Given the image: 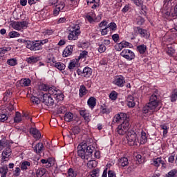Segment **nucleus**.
<instances>
[{
	"label": "nucleus",
	"instance_id": "nucleus-1",
	"mask_svg": "<svg viewBox=\"0 0 177 177\" xmlns=\"http://www.w3.org/2000/svg\"><path fill=\"white\" fill-rule=\"evenodd\" d=\"M160 97H161L160 91L155 90L149 98V102L142 108L143 114H148V113L151 114L154 111H158L159 109H157V107L160 104Z\"/></svg>",
	"mask_w": 177,
	"mask_h": 177
},
{
	"label": "nucleus",
	"instance_id": "nucleus-2",
	"mask_svg": "<svg viewBox=\"0 0 177 177\" xmlns=\"http://www.w3.org/2000/svg\"><path fill=\"white\" fill-rule=\"evenodd\" d=\"M95 147L92 145H88L86 142H81L77 146V155L81 157L82 160H88L89 157H92Z\"/></svg>",
	"mask_w": 177,
	"mask_h": 177
},
{
	"label": "nucleus",
	"instance_id": "nucleus-3",
	"mask_svg": "<svg viewBox=\"0 0 177 177\" xmlns=\"http://www.w3.org/2000/svg\"><path fill=\"white\" fill-rule=\"evenodd\" d=\"M40 88L44 92H48V94L52 95L53 97L57 102H62L64 99V95L62 91L55 86L50 87L47 84H41Z\"/></svg>",
	"mask_w": 177,
	"mask_h": 177
},
{
	"label": "nucleus",
	"instance_id": "nucleus-4",
	"mask_svg": "<svg viewBox=\"0 0 177 177\" xmlns=\"http://www.w3.org/2000/svg\"><path fill=\"white\" fill-rule=\"evenodd\" d=\"M126 139L129 146L135 147L140 145L139 137H138V134H136V132H135L133 130H129L127 132Z\"/></svg>",
	"mask_w": 177,
	"mask_h": 177
},
{
	"label": "nucleus",
	"instance_id": "nucleus-5",
	"mask_svg": "<svg viewBox=\"0 0 177 177\" xmlns=\"http://www.w3.org/2000/svg\"><path fill=\"white\" fill-rule=\"evenodd\" d=\"M80 27L79 25H75L70 29V32L68 36V39L69 41H75L78 39V37H80V34H81Z\"/></svg>",
	"mask_w": 177,
	"mask_h": 177
},
{
	"label": "nucleus",
	"instance_id": "nucleus-6",
	"mask_svg": "<svg viewBox=\"0 0 177 177\" xmlns=\"http://www.w3.org/2000/svg\"><path fill=\"white\" fill-rule=\"evenodd\" d=\"M119 135H125L129 132V121L125 120L119 125L116 129Z\"/></svg>",
	"mask_w": 177,
	"mask_h": 177
},
{
	"label": "nucleus",
	"instance_id": "nucleus-7",
	"mask_svg": "<svg viewBox=\"0 0 177 177\" xmlns=\"http://www.w3.org/2000/svg\"><path fill=\"white\" fill-rule=\"evenodd\" d=\"M11 27L17 31H21V30H26L28 27V22L27 21H13L10 24Z\"/></svg>",
	"mask_w": 177,
	"mask_h": 177
},
{
	"label": "nucleus",
	"instance_id": "nucleus-8",
	"mask_svg": "<svg viewBox=\"0 0 177 177\" xmlns=\"http://www.w3.org/2000/svg\"><path fill=\"white\" fill-rule=\"evenodd\" d=\"M134 35L138 36L140 35L141 38H145L147 39L149 37H150V33L146 29H143L139 26H136L133 28Z\"/></svg>",
	"mask_w": 177,
	"mask_h": 177
},
{
	"label": "nucleus",
	"instance_id": "nucleus-9",
	"mask_svg": "<svg viewBox=\"0 0 177 177\" xmlns=\"http://www.w3.org/2000/svg\"><path fill=\"white\" fill-rule=\"evenodd\" d=\"M120 56L122 57H124V59H126V60H128L129 62H131L136 57V55H135V53L129 49H124L120 53Z\"/></svg>",
	"mask_w": 177,
	"mask_h": 177
},
{
	"label": "nucleus",
	"instance_id": "nucleus-10",
	"mask_svg": "<svg viewBox=\"0 0 177 177\" xmlns=\"http://www.w3.org/2000/svg\"><path fill=\"white\" fill-rule=\"evenodd\" d=\"M42 103L48 107H52L55 104V100L52 97V94L45 93L41 98Z\"/></svg>",
	"mask_w": 177,
	"mask_h": 177
},
{
	"label": "nucleus",
	"instance_id": "nucleus-11",
	"mask_svg": "<svg viewBox=\"0 0 177 177\" xmlns=\"http://www.w3.org/2000/svg\"><path fill=\"white\" fill-rule=\"evenodd\" d=\"M125 121H129V117L127 115V113H120L113 117L112 124H115V122L119 124V122H124Z\"/></svg>",
	"mask_w": 177,
	"mask_h": 177
},
{
	"label": "nucleus",
	"instance_id": "nucleus-12",
	"mask_svg": "<svg viewBox=\"0 0 177 177\" xmlns=\"http://www.w3.org/2000/svg\"><path fill=\"white\" fill-rule=\"evenodd\" d=\"M26 48L28 49H30V50H41L42 49V46L39 43V41H31L29 40L28 41V45L26 46Z\"/></svg>",
	"mask_w": 177,
	"mask_h": 177
},
{
	"label": "nucleus",
	"instance_id": "nucleus-13",
	"mask_svg": "<svg viewBox=\"0 0 177 177\" xmlns=\"http://www.w3.org/2000/svg\"><path fill=\"white\" fill-rule=\"evenodd\" d=\"M124 48H133V45L126 41H122L120 43L116 44L115 45V49L118 52H121Z\"/></svg>",
	"mask_w": 177,
	"mask_h": 177
},
{
	"label": "nucleus",
	"instance_id": "nucleus-14",
	"mask_svg": "<svg viewBox=\"0 0 177 177\" xmlns=\"http://www.w3.org/2000/svg\"><path fill=\"white\" fill-rule=\"evenodd\" d=\"M113 84L119 88H122L125 85V77L122 75L117 76L113 81Z\"/></svg>",
	"mask_w": 177,
	"mask_h": 177
},
{
	"label": "nucleus",
	"instance_id": "nucleus-15",
	"mask_svg": "<svg viewBox=\"0 0 177 177\" xmlns=\"http://www.w3.org/2000/svg\"><path fill=\"white\" fill-rule=\"evenodd\" d=\"M151 165L157 167H160V165H162V168H167V164H165L161 157L153 158L152 160Z\"/></svg>",
	"mask_w": 177,
	"mask_h": 177
},
{
	"label": "nucleus",
	"instance_id": "nucleus-16",
	"mask_svg": "<svg viewBox=\"0 0 177 177\" xmlns=\"http://www.w3.org/2000/svg\"><path fill=\"white\" fill-rule=\"evenodd\" d=\"M86 19L90 24H95V23H99L102 20V15H99L95 19H93L91 15H87Z\"/></svg>",
	"mask_w": 177,
	"mask_h": 177
},
{
	"label": "nucleus",
	"instance_id": "nucleus-17",
	"mask_svg": "<svg viewBox=\"0 0 177 177\" xmlns=\"http://www.w3.org/2000/svg\"><path fill=\"white\" fill-rule=\"evenodd\" d=\"M29 132L31 135H32L33 138L36 139V140H39V138H41V132L39 130H38V129L31 127Z\"/></svg>",
	"mask_w": 177,
	"mask_h": 177
},
{
	"label": "nucleus",
	"instance_id": "nucleus-18",
	"mask_svg": "<svg viewBox=\"0 0 177 177\" xmlns=\"http://www.w3.org/2000/svg\"><path fill=\"white\" fill-rule=\"evenodd\" d=\"M80 114L81 117H83L84 120L87 122H89V121H91V113H89V111H88L86 109L80 110Z\"/></svg>",
	"mask_w": 177,
	"mask_h": 177
},
{
	"label": "nucleus",
	"instance_id": "nucleus-19",
	"mask_svg": "<svg viewBox=\"0 0 177 177\" xmlns=\"http://www.w3.org/2000/svg\"><path fill=\"white\" fill-rule=\"evenodd\" d=\"M126 102H127V105L130 109L133 108V106L136 105V102H135V97L131 95H129L127 96Z\"/></svg>",
	"mask_w": 177,
	"mask_h": 177
},
{
	"label": "nucleus",
	"instance_id": "nucleus-20",
	"mask_svg": "<svg viewBox=\"0 0 177 177\" xmlns=\"http://www.w3.org/2000/svg\"><path fill=\"white\" fill-rule=\"evenodd\" d=\"M73 55V46H67L62 53L63 57H68Z\"/></svg>",
	"mask_w": 177,
	"mask_h": 177
},
{
	"label": "nucleus",
	"instance_id": "nucleus-21",
	"mask_svg": "<svg viewBox=\"0 0 177 177\" xmlns=\"http://www.w3.org/2000/svg\"><path fill=\"white\" fill-rule=\"evenodd\" d=\"M12 156V149H10V145H8L2 152V160H6L8 156Z\"/></svg>",
	"mask_w": 177,
	"mask_h": 177
},
{
	"label": "nucleus",
	"instance_id": "nucleus-22",
	"mask_svg": "<svg viewBox=\"0 0 177 177\" xmlns=\"http://www.w3.org/2000/svg\"><path fill=\"white\" fill-rule=\"evenodd\" d=\"M129 164V160L127 157H122L118 159L119 167H128Z\"/></svg>",
	"mask_w": 177,
	"mask_h": 177
},
{
	"label": "nucleus",
	"instance_id": "nucleus-23",
	"mask_svg": "<svg viewBox=\"0 0 177 177\" xmlns=\"http://www.w3.org/2000/svg\"><path fill=\"white\" fill-rule=\"evenodd\" d=\"M8 111L6 109H0V121L1 122H5L8 120Z\"/></svg>",
	"mask_w": 177,
	"mask_h": 177
},
{
	"label": "nucleus",
	"instance_id": "nucleus-24",
	"mask_svg": "<svg viewBox=\"0 0 177 177\" xmlns=\"http://www.w3.org/2000/svg\"><path fill=\"white\" fill-rule=\"evenodd\" d=\"M92 75V68L89 67H85L82 71V77H85V78H89Z\"/></svg>",
	"mask_w": 177,
	"mask_h": 177
},
{
	"label": "nucleus",
	"instance_id": "nucleus-25",
	"mask_svg": "<svg viewBox=\"0 0 177 177\" xmlns=\"http://www.w3.org/2000/svg\"><path fill=\"white\" fill-rule=\"evenodd\" d=\"M87 104L91 110H93L96 106V98L95 97H90L87 101Z\"/></svg>",
	"mask_w": 177,
	"mask_h": 177
},
{
	"label": "nucleus",
	"instance_id": "nucleus-26",
	"mask_svg": "<svg viewBox=\"0 0 177 177\" xmlns=\"http://www.w3.org/2000/svg\"><path fill=\"white\" fill-rule=\"evenodd\" d=\"M78 67V59H72L71 60L68 68L71 71L72 70H74L75 68Z\"/></svg>",
	"mask_w": 177,
	"mask_h": 177
},
{
	"label": "nucleus",
	"instance_id": "nucleus-27",
	"mask_svg": "<svg viewBox=\"0 0 177 177\" xmlns=\"http://www.w3.org/2000/svg\"><path fill=\"white\" fill-rule=\"evenodd\" d=\"M44 144L42 142H39L37 144V145L35 147V151L37 153V154H41L42 151H44Z\"/></svg>",
	"mask_w": 177,
	"mask_h": 177
},
{
	"label": "nucleus",
	"instance_id": "nucleus-28",
	"mask_svg": "<svg viewBox=\"0 0 177 177\" xmlns=\"http://www.w3.org/2000/svg\"><path fill=\"white\" fill-rule=\"evenodd\" d=\"M100 109L101 114H110L111 113V109L107 107L106 104L102 105Z\"/></svg>",
	"mask_w": 177,
	"mask_h": 177
},
{
	"label": "nucleus",
	"instance_id": "nucleus-29",
	"mask_svg": "<svg viewBox=\"0 0 177 177\" xmlns=\"http://www.w3.org/2000/svg\"><path fill=\"white\" fill-rule=\"evenodd\" d=\"M19 84L21 86H30L31 85V80L28 78H24L19 81Z\"/></svg>",
	"mask_w": 177,
	"mask_h": 177
},
{
	"label": "nucleus",
	"instance_id": "nucleus-30",
	"mask_svg": "<svg viewBox=\"0 0 177 177\" xmlns=\"http://www.w3.org/2000/svg\"><path fill=\"white\" fill-rule=\"evenodd\" d=\"M86 93H88V90L86 89V87H85L84 85H81L79 90L80 97H84V96H85Z\"/></svg>",
	"mask_w": 177,
	"mask_h": 177
},
{
	"label": "nucleus",
	"instance_id": "nucleus-31",
	"mask_svg": "<svg viewBox=\"0 0 177 177\" xmlns=\"http://www.w3.org/2000/svg\"><path fill=\"white\" fill-rule=\"evenodd\" d=\"M26 61L29 64H34L38 63V62H39V57L32 56V57L27 58Z\"/></svg>",
	"mask_w": 177,
	"mask_h": 177
},
{
	"label": "nucleus",
	"instance_id": "nucleus-32",
	"mask_svg": "<svg viewBox=\"0 0 177 177\" xmlns=\"http://www.w3.org/2000/svg\"><path fill=\"white\" fill-rule=\"evenodd\" d=\"M147 142V134L146 132L142 131H141V137L140 139V145H145Z\"/></svg>",
	"mask_w": 177,
	"mask_h": 177
},
{
	"label": "nucleus",
	"instance_id": "nucleus-33",
	"mask_svg": "<svg viewBox=\"0 0 177 177\" xmlns=\"http://www.w3.org/2000/svg\"><path fill=\"white\" fill-rule=\"evenodd\" d=\"M137 50L140 55H145L146 50H147V46H146L145 44L138 46Z\"/></svg>",
	"mask_w": 177,
	"mask_h": 177
},
{
	"label": "nucleus",
	"instance_id": "nucleus-34",
	"mask_svg": "<svg viewBox=\"0 0 177 177\" xmlns=\"http://www.w3.org/2000/svg\"><path fill=\"white\" fill-rule=\"evenodd\" d=\"M64 118L66 122H70L74 118V115L71 112H66Z\"/></svg>",
	"mask_w": 177,
	"mask_h": 177
},
{
	"label": "nucleus",
	"instance_id": "nucleus-35",
	"mask_svg": "<svg viewBox=\"0 0 177 177\" xmlns=\"http://www.w3.org/2000/svg\"><path fill=\"white\" fill-rule=\"evenodd\" d=\"M167 53L169 56H174L175 55V48H174L172 44L167 45Z\"/></svg>",
	"mask_w": 177,
	"mask_h": 177
},
{
	"label": "nucleus",
	"instance_id": "nucleus-36",
	"mask_svg": "<svg viewBox=\"0 0 177 177\" xmlns=\"http://www.w3.org/2000/svg\"><path fill=\"white\" fill-rule=\"evenodd\" d=\"M87 4L89 5L91 3H94L91 6V9H96V8H99L100 4H99V0H86Z\"/></svg>",
	"mask_w": 177,
	"mask_h": 177
},
{
	"label": "nucleus",
	"instance_id": "nucleus-37",
	"mask_svg": "<svg viewBox=\"0 0 177 177\" xmlns=\"http://www.w3.org/2000/svg\"><path fill=\"white\" fill-rule=\"evenodd\" d=\"M81 132V129L78 127H75L72 128V131L71 132V136L74 138L75 135H78Z\"/></svg>",
	"mask_w": 177,
	"mask_h": 177
},
{
	"label": "nucleus",
	"instance_id": "nucleus-38",
	"mask_svg": "<svg viewBox=\"0 0 177 177\" xmlns=\"http://www.w3.org/2000/svg\"><path fill=\"white\" fill-rule=\"evenodd\" d=\"M67 177H77V171H75L73 168H69L67 171Z\"/></svg>",
	"mask_w": 177,
	"mask_h": 177
},
{
	"label": "nucleus",
	"instance_id": "nucleus-39",
	"mask_svg": "<svg viewBox=\"0 0 177 177\" xmlns=\"http://www.w3.org/2000/svg\"><path fill=\"white\" fill-rule=\"evenodd\" d=\"M31 165V163L28 161H24L21 164V169L22 171L28 169V167Z\"/></svg>",
	"mask_w": 177,
	"mask_h": 177
},
{
	"label": "nucleus",
	"instance_id": "nucleus-40",
	"mask_svg": "<svg viewBox=\"0 0 177 177\" xmlns=\"http://www.w3.org/2000/svg\"><path fill=\"white\" fill-rule=\"evenodd\" d=\"M55 67L59 70L60 71H62V70H64L66 68V65L62 62H57L55 64Z\"/></svg>",
	"mask_w": 177,
	"mask_h": 177
},
{
	"label": "nucleus",
	"instance_id": "nucleus-41",
	"mask_svg": "<svg viewBox=\"0 0 177 177\" xmlns=\"http://www.w3.org/2000/svg\"><path fill=\"white\" fill-rule=\"evenodd\" d=\"M7 64L9 66H12V67L17 66V59L16 58H12L7 60Z\"/></svg>",
	"mask_w": 177,
	"mask_h": 177
},
{
	"label": "nucleus",
	"instance_id": "nucleus-42",
	"mask_svg": "<svg viewBox=\"0 0 177 177\" xmlns=\"http://www.w3.org/2000/svg\"><path fill=\"white\" fill-rule=\"evenodd\" d=\"M44 174H46V169L42 168L39 169L36 172L37 177H42L44 176Z\"/></svg>",
	"mask_w": 177,
	"mask_h": 177
},
{
	"label": "nucleus",
	"instance_id": "nucleus-43",
	"mask_svg": "<svg viewBox=\"0 0 177 177\" xmlns=\"http://www.w3.org/2000/svg\"><path fill=\"white\" fill-rule=\"evenodd\" d=\"M141 8L140 15H143L144 16H146L147 15V7L145 5H143V3L141 6H140Z\"/></svg>",
	"mask_w": 177,
	"mask_h": 177
},
{
	"label": "nucleus",
	"instance_id": "nucleus-44",
	"mask_svg": "<svg viewBox=\"0 0 177 177\" xmlns=\"http://www.w3.org/2000/svg\"><path fill=\"white\" fill-rule=\"evenodd\" d=\"M47 160H48V165H46L47 168H50V167H53V165H55L54 158H48Z\"/></svg>",
	"mask_w": 177,
	"mask_h": 177
},
{
	"label": "nucleus",
	"instance_id": "nucleus-45",
	"mask_svg": "<svg viewBox=\"0 0 177 177\" xmlns=\"http://www.w3.org/2000/svg\"><path fill=\"white\" fill-rule=\"evenodd\" d=\"M8 36L10 38H17L18 37H20V33L17 31H11L9 32Z\"/></svg>",
	"mask_w": 177,
	"mask_h": 177
},
{
	"label": "nucleus",
	"instance_id": "nucleus-46",
	"mask_svg": "<svg viewBox=\"0 0 177 177\" xmlns=\"http://www.w3.org/2000/svg\"><path fill=\"white\" fill-rule=\"evenodd\" d=\"M14 121L17 124L21 121V114L19 112H16Z\"/></svg>",
	"mask_w": 177,
	"mask_h": 177
},
{
	"label": "nucleus",
	"instance_id": "nucleus-47",
	"mask_svg": "<svg viewBox=\"0 0 177 177\" xmlns=\"http://www.w3.org/2000/svg\"><path fill=\"white\" fill-rule=\"evenodd\" d=\"M166 177H177V170L172 169L167 174H166Z\"/></svg>",
	"mask_w": 177,
	"mask_h": 177
},
{
	"label": "nucleus",
	"instance_id": "nucleus-48",
	"mask_svg": "<svg viewBox=\"0 0 177 177\" xmlns=\"http://www.w3.org/2000/svg\"><path fill=\"white\" fill-rule=\"evenodd\" d=\"M118 96V93L116 91H112L109 95V97L111 100H117Z\"/></svg>",
	"mask_w": 177,
	"mask_h": 177
},
{
	"label": "nucleus",
	"instance_id": "nucleus-49",
	"mask_svg": "<svg viewBox=\"0 0 177 177\" xmlns=\"http://www.w3.org/2000/svg\"><path fill=\"white\" fill-rule=\"evenodd\" d=\"M98 52L100 53H104L106 52V46L103 44H99Z\"/></svg>",
	"mask_w": 177,
	"mask_h": 177
},
{
	"label": "nucleus",
	"instance_id": "nucleus-50",
	"mask_svg": "<svg viewBox=\"0 0 177 177\" xmlns=\"http://www.w3.org/2000/svg\"><path fill=\"white\" fill-rule=\"evenodd\" d=\"M12 95V92L8 90L4 93V97H3V100L4 102H8L9 100V96Z\"/></svg>",
	"mask_w": 177,
	"mask_h": 177
},
{
	"label": "nucleus",
	"instance_id": "nucleus-51",
	"mask_svg": "<svg viewBox=\"0 0 177 177\" xmlns=\"http://www.w3.org/2000/svg\"><path fill=\"white\" fill-rule=\"evenodd\" d=\"M10 50V47H2L0 48V55H5V53H8Z\"/></svg>",
	"mask_w": 177,
	"mask_h": 177
},
{
	"label": "nucleus",
	"instance_id": "nucleus-52",
	"mask_svg": "<svg viewBox=\"0 0 177 177\" xmlns=\"http://www.w3.org/2000/svg\"><path fill=\"white\" fill-rule=\"evenodd\" d=\"M137 20V24L138 26H142L145 24V18L140 17V16H138L136 19Z\"/></svg>",
	"mask_w": 177,
	"mask_h": 177
},
{
	"label": "nucleus",
	"instance_id": "nucleus-53",
	"mask_svg": "<svg viewBox=\"0 0 177 177\" xmlns=\"http://www.w3.org/2000/svg\"><path fill=\"white\" fill-rule=\"evenodd\" d=\"M107 28H111L113 31H115L117 30V24L114 22H111L108 24Z\"/></svg>",
	"mask_w": 177,
	"mask_h": 177
},
{
	"label": "nucleus",
	"instance_id": "nucleus-54",
	"mask_svg": "<svg viewBox=\"0 0 177 177\" xmlns=\"http://www.w3.org/2000/svg\"><path fill=\"white\" fill-rule=\"evenodd\" d=\"M171 102H176L177 100V90L174 89V92L171 94Z\"/></svg>",
	"mask_w": 177,
	"mask_h": 177
},
{
	"label": "nucleus",
	"instance_id": "nucleus-55",
	"mask_svg": "<svg viewBox=\"0 0 177 177\" xmlns=\"http://www.w3.org/2000/svg\"><path fill=\"white\" fill-rule=\"evenodd\" d=\"M41 100H39V98L37 97H31V102H32V103H34L35 104H39V103H41Z\"/></svg>",
	"mask_w": 177,
	"mask_h": 177
},
{
	"label": "nucleus",
	"instance_id": "nucleus-56",
	"mask_svg": "<svg viewBox=\"0 0 177 177\" xmlns=\"http://www.w3.org/2000/svg\"><path fill=\"white\" fill-rule=\"evenodd\" d=\"M112 39L117 44V42H120V35L118 34H114L112 35Z\"/></svg>",
	"mask_w": 177,
	"mask_h": 177
},
{
	"label": "nucleus",
	"instance_id": "nucleus-57",
	"mask_svg": "<svg viewBox=\"0 0 177 177\" xmlns=\"http://www.w3.org/2000/svg\"><path fill=\"white\" fill-rule=\"evenodd\" d=\"M66 111H67V108L64 106H60L57 110V112L59 113V114H64Z\"/></svg>",
	"mask_w": 177,
	"mask_h": 177
},
{
	"label": "nucleus",
	"instance_id": "nucleus-58",
	"mask_svg": "<svg viewBox=\"0 0 177 177\" xmlns=\"http://www.w3.org/2000/svg\"><path fill=\"white\" fill-rule=\"evenodd\" d=\"M99 172H100L99 169H93L92 171V172H91V176L92 177H97V176H99Z\"/></svg>",
	"mask_w": 177,
	"mask_h": 177
},
{
	"label": "nucleus",
	"instance_id": "nucleus-59",
	"mask_svg": "<svg viewBox=\"0 0 177 177\" xmlns=\"http://www.w3.org/2000/svg\"><path fill=\"white\" fill-rule=\"evenodd\" d=\"M131 9V4H126L124 7L122 9V13H127Z\"/></svg>",
	"mask_w": 177,
	"mask_h": 177
},
{
	"label": "nucleus",
	"instance_id": "nucleus-60",
	"mask_svg": "<svg viewBox=\"0 0 177 177\" xmlns=\"http://www.w3.org/2000/svg\"><path fill=\"white\" fill-rule=\"evenodd\" d=\"M133 3L138 7H140L141 5H143V1L142 0H131Z\"/></svg>",
	"mask_w": 177,
	"mask_h": 177
},
{
	"label": "nucleus",
	"instance_id": "nucleus-61",
	"mask_svg": "<svg viewBox=\"0 0 177 177\" xmlns=\"http://www.w3.org/2000/svg\"><path fill=\"white\" fill-rule=\"evenodd\" d=\"M87 166L89 168H95V167H96V162L93 161V160H90L88 163H87Z\"/></svg>",
	"mask_w": 177,
	"mask_h": 177
},
{
	"label": "nucleus",
	"instance_id": "nucleus-62",
	"mask_svg": "<svg viewBox=\"0 0 177 177\" xmlns=\"http://www.w3.org/2000/svg\"><path fill=\"white\" fill-rule=\"evenodd\" d=\"M1 174H8V166L7 165H4L1 168Z\"/></svg>",
	"mask_w": 177,
	"mask_h": 177
},
{
	"label": "nucleus",
	"instance_id": "nucleus-63",
	"mask_svg": "<svg viewBox=\"0 0 177 177\" xmlns=\"http://www.w3.org/2000/svg\"><path fill=\"white\" fill-rule=\"evenodd\" d=\"M88 56V52L87 51H82L80 55V59H85Z\"/></svg>",
	"mask_w": 177,
	"mask_h": 177
},
{
	"label": "nucleus",
	"instance_id": "nucleus-64",
	"mask_svg": "<svg viewBox=\"0 0 177 177\" xmlns=\"http://www.w3.org/2000/svg\"><path fill=\"white\" fill-rule=\"evenodd\" d=\"M171 15L174 19H177V4L174 6V12Z\"/></svg>",
	"mask_w": 177,
	"mask_h": 177
}]
</instances>
